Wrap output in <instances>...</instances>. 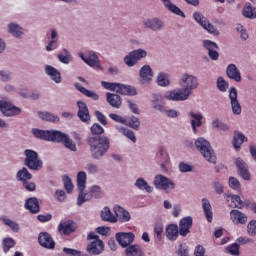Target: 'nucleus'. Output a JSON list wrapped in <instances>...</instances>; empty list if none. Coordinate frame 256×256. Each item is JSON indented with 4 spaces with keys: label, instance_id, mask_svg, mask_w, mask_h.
<instances>
[{
    "label": "nucleus",
    "instance_id": "50",
    "mask_svg": "<svg viewBox=\"0 0 256 256\" xmlns=\"http://www.w3.org/2000/svg\"><path fill=\"white\" fill-rule=\"evenodd\" d=\"M2 221L4 223V225H6L7 227H9L12 231H14V233H17V231H19V224L7 217H3Z\"/></svg>",
    "mask_w": 256,
    "mask_h": 256
},
{
    "label": "nucleus",
    "instance_id": "54",
    "mask_svg": "<svg viewBox=\"0 0 256 256\" xmlns=\"http://www.w3.org/2000/svg\"><path fill=\"white\" fill-rule=\"evenodd\" d=\"M217 87L219 91L225 92L229 89V83L223 79V77H218L217 79Z\"/></svg>",
    "mask_w": 256,
    "mask_h": 256
},
{
    "label": "nucleus",
    "instance_id": "20",
    "mask_svg": "<svg viewBox=\"0 0 256 256\" xmlns=\"http://www.w3.org/2000/svg\"><path fill=\"white\" fill-rule=\"evenodd\" d=\"M151 81H153V70H151V66L145 65L140 69V83L145 85Z\"/></svg>",
    "mask_w": 256,
    "mask_h": 256
},
{
    "label": "nucleus",
    "instance_id": "15",
    "mask_svg": "<svg viewBox=\"0 0 256 256\" xmlns=\"http://www.w3.org/2000/svg\"><path fill=\"white\" fill-rule=\"evenodd\" d=\"M116 241H118L119 245L121 247H129L133 241H135V235L131 232L125 233V232H120L116 234Z\"/></svg>",
    "mask_w": 256,
    "mask_h": 256
},
{
    "label": "nucleus",
    "instance_id": "58",
    "mask_svg": "<svg viewBox=\"0 0 256 256\" xmlns=\"http://www.w3.org/2000/svg\"><path fill=\"white\" fill-rule=\"evenodd\" d=\"M86 171L90 173L91 175H95L96 173H99V166L93 163H88L85 167Z\"/></svg>",
    "mask_w": 256,
    "mask_h": 256
},
{
    "label": "nucleus",
    "instance_id": "63",
    "mask_svg": "<svg viewBox=\"0 0 256 256\" xmlns=\"http://www.w3.org/2000/svg\"><path fill=\"white\" fill-rule=\"evenodd\" d=\"M206 250L202 245H197L194 250L195 256H205Z\"/></svg>",
    "mask_w": 256,
    "mask_h": 256
},
{
    "label": "nucleus",
    "instance_id": "13",
    "mask_svg": "<svg viewBox=\"0 0 256 256\" xmlns=\"http://www.w3.org/2000/svg\"><path fill=\"white\" fill-rule=\"evenodd\" d=\"M0 111L6 117H13L15 115H19L21 113V109L14 106L13 104L0 100Z\"/></svg>",
    "mask_w": 256,
    "mask_h": 256
},
{
    "label": "nucleus",
    "instance_id": "5",
    "mask_svg": "<svg viewBox=\"0 0 256 256\" xmlns=\"http://www.w3.org/2000/svg\"><path fill=\"white\" fill-rule=\"evenodd\" d=\"M101 85L104 89H107V91H115L116 93H120V95H137V89L133 86L105 81H102Z\"/></svg>",
    "mask_w": 256,
    "mask_h": 256
},
{
    "label": "nucleus",
    "instance_id": "43",
    "mask_svg": "<svg viewBox=\"0 0 256 256\" xmlns=\"http://www.w3.org/2000/svg\"><path fill=\"white\" fill-rule=\"evenodd\" d=\"M157 83L160 87H169L171 81L169 80V74L160 72L157 76Z\"/></svg>",
    "mask_w": 256,
    "mask_h": 256
},
{
    "label": "nucleus",
    "instance_id": "62",
    "mask_svg": "<svg viewBox=\"0 0 256 256\" xmlns=\"http://www.w3.org/2000/svg\"><path fill=\"white\" fill-rule=\"evenodd\" d=\"M227 251L228 253H230V255H239V246L237 244H232L230 246L227 247Z\"/></svg>",
    "mask_w": 256,
    "mask_h": 256
},
{
    "label": "nucleus",
    "instance_id": "23",
    "mask_svg": "<svg viewBox=\"0 0 256 256\" xmlns=\"http://www.w3.org/2000/svg\"><path fill=\"white\" fill-rule=\"evenodd\" d=\"M76 225L73 221L68 220V221H64L61 222L58 226V231L59 233H61L62 235H71V233H73L76 229Z\"/></svg>",
    "mask_w": 256,
    "mask_h": 256
},
{
    "label": "nucleus",
    "instance_id": "47",
    "mask_svg": "<svg viewBox=\"0 0 256 256\" xmlns=\"http://www.w3.org/2000/svg\"><path fill=\"white\" fill-rule=\"evenodd\" d=\"M58 59L61 61V63H65L66 65H69L71 63V53L67 49H63L59 54H58Z\"/></svg>",
    "mask_w": 256,
    "mask_h": 256
},
{
    "label": "nucleus",
    "instance_id": "7",
    "mask_svg": "<svg viewBox=\"0 0 256 256\" xmlns=\"http://www.w3.org/2000/svg\"><path fill=\"white\" fill-rule=\"evenodd\" d=\"M87 185V173L81 171L77 174V187L80 191L78 196V205L81 206L86 201L91 199V195L85 194V187Z\"/></svg>",
    "mask_w": 256,
    "mask_h": 256
},
{
    "label": "nucleus",
    "instance_id": "37",
    "mask_svg": "<svg viewBox=\"0 0 256 256\" xmlns=\"http://www.w3.org/2000/svg\"><path fill=\"white\" fill-rule=\"evenodd\" d=\"M106 97L109 105L115 107L116 109H119V107H121V96L108 92L106 93Z\"/></svg>",
    "mask_w": 256,
    "mask_h": 256
},
{
    "label": "nucleus",
    "instance_id": "44",
    "mask_svg": "<svg viewBox=\"0 0 256 256\" xmlns=\"http://www.w3.org/2000/svg\"><path fill=\"white\" fill-rule=\"evenodd\" d=\"M8 31L14 37H21V35H23V28L16 23L9 24Z\"/></svg>",
    "mask_w": 256,
    "mask_h": 256
},
{
    "label": "nucleus",
    "instance_id": "61",
    "mask_svg": "<svg viewBox=\"0 0 256 256\" xmlns=\"http://www.w3.org/2000/svg\"><path fill=\"white\" fill-rule=\"evenodd\" d=\"M105 130L103 129V127H101V125L99 124H94L91 127V133L92 135H101Z\"/></svg>",
    "mask_w": 256,
    "mask_h": 256
},
{
    "label": "nucleus",
    "instance_id": "40",
    "mask_svg": "<svg viewBox=\"0 0 256 256\" xmlns=\"http://www.w3.org/2000/svg\"><path fill=\"white\" fill-rule=\"evenodd\" d=\"M46 73L51 77L52 81H55V83H61V73L57 71L53 66H46L45 69Z\"/></svg>",
    "mask_w": 256,
    "mask_h": 256
},
{
    "label": "nucleus",
    "instance_id": "49",
    "mask_svg": "<svg viewBox=\"0 0 256 256\" xmlns=\"http://www.w3.org/2000/svg\"><path fill=\"white\" fill-rule=\"evenodd\" d=\"M154 109L156 111H160V113H165V104H163V97L158 96L152 103Z\"/></svg>",
    "mask_w": 256,
    "mask_h": 256
},
{
    "label": "nucleus",
    "instance_id": "10",
    "mask_svg": "<svg viewBox=\"0 0 256 256\" xmlns=\"http://www.w3.org/2000/svg\"><path fill=\"white\" fill-rule=\"evenodd\" d=\"M193 18L196 21V23L201 25V27H203V29H205V31L209 32L211 35H219V30H217L215 26L210 24L209 19H207V17H205L203 14H201V12H194Z\"/></svg>",
    "mask_w": 256,
    "mask_h": 256
},
{
    "label": "nucleus",
    "instance_id": "18",
    "mask_svg": "<svg viewBox=\"0 0 256 256\" xmlns=\"http://www.w3.org/2000/svg\"><path fill=\"white\" fill-rule=\"evenodd\" d=\"M203 46L208 50L210 59L213 61H217L219 59V52H217L219 47L215 42L211 40H204Z\"/></svg>",
    "mask_w": 256,
    "mask_h": 256
},
{
    "label": "nucleus",
    "instance_id": "26",
    "mask_svg": "<svg viewBox=\"0 0 256 256\" xmlns=\"http://www.w3.org/2000/svg\"><path fill=\"white\" fill-rule=\"evenodd\" d=\"M78 105V117L81 119L84 123H87L89 119H91V116L89 115V109L87 108V104L82 101L77 102Z\"/></svg>",
    "mask_w": 256,
    "mask_h": 256
},
{
    "label": "nucleus",
    "instance_id": "31",
    "mask_svg": "<svg viewBox=\"0 0 256 256\" xmlns=\"http://www.w3.org/2000/svg\"><path fill=\"white\" fill-rule=\"evenodd\" d=\"M190 117L193 132L197 133V127H201L202 125L203 115L201 113L191 112Z\"/></svg>",
    "mask_w": 256,
    "mask_h": 256
},
{
    "label": "nucleus",
    "instance_id": "53",
    "mask_svg": "<svg viewBox=\"0 0 256 256\" xmlns=\"http://www.w3.org/2000/svg\"><path fill=\"white\" fill-rule=\"evenodd\" d=\"M85 195H90V199L91 197H101V195H103V191L100 186L95 185L91 187L90 194L85 193Z\"/></svg>",
    "mask_w": 256,
    "mask_h": 256
},
{
    "label": "nucleus",
    "instance_id": "45",
    "mask_svg": "<svg viewBox=\"0 0 256 256\" xmlns=\"http://www.w3.org/2000/svg\"><path fill=\"white\" fill-rule=\"evenodd\" d=\"M243 15L248 19H256V9L251 6V4L247 3L243 8Z\"/></svg>",
    "mask_w": 256,
    "mask_h": 256
},
{
    "label": "nucleus",
    "instance_id": "41",
    "mask_svg": "<svg viewBox=\"0 0 256 256\" xmlns=\"http://www.w3.org/2000/svg\"><path fill=\"white\" fill-rule=\"evenodd\" d=\"M75 87H76V89H78V91H80V93H82L83 95H86V97H90L94 101L99 100V95L97 93L86 89L85 87L81 86V84L76 83Z\"/></svg>",
    "mask_w": 256,
    "mask_h": 256
},
{
    "label": "nucleus",
    "instance_id": "55",
    "mask_svg": "<svg viewBox=\"0 0 256 256\" xmlns=\"http://www.w3.org/2000/svg\"><path fill=\"white\" fill-rule=\"evenodd\" d=\"M13 247H15V240H13V238H5L3 240V249L5 253H7V251Z\"/></svg>",
    "mask_w": 256,
    "mask_h": 256
},
{
    "label": "nucleus",
    "instance_id": "46",
    "mask_svg": "<svg viewBox=\"0 0 256 256\" xmlns=\"http://www.w3.org/2000/svg\"><path fill=\"white\" fill-rule=\"evenodd\" d=\"M127 127H131L132 129H139V126L141 125V122L139 121V118L131 116L126 118L125 124Z\"/></svg>",
    "mask_w": 256,
    "mask_h": 256
},
{
    "label": "nucleus",
    "instance_id": "16",
    "mask_svg": "<svg viewBox=\"0 0 256 256\" xmlns=\"http://www.w3.org/2000/svg\"><path fill=\"white\" fill-rule=\"evenodd\" d=\"M191 227H193V218L188 216V217L181 219L180 223H179L180 235L182 237H187V235H189V233H190Z\"/></svg>",
    "mask_w": 256,
    "mask_h": 256
},
{
    "label": "nucleus",
    "instance_id": "1",
    "mask_svg": "<svg viewBox=\"0 0 256 256\" xmlns=\"http://www.w3.org/2000/svg\"><path fill=\"white\" fill-rule=\"evenodd\" d=\"M179 85L183 88L174 89L165 93L168 101H187L191 97L194 89L199 87V79L191 74H183L179 80Z\"/></svg>",
    "mask_w": 256,
    "mask_h": 256
},
{
    "label": "nucleus",
    "instance_id": "24",
    "mask_svg": "<svg viewBox=\"0 0 256 256\" xmlns=\"http://www.w3.org/2000/svg\"><path fill=\"white\" fill-rule=\"evenodd\" d=\"M156 159L157 161H159L161 168L164 171H167V165H169V154L167 153L166 150H164V148H160L159 151L156 154Z\"/></svg>",
    "mask_w": 256,
    "mask_h": 256
},
{
    "label": "nucleus",
    "instance_id": "11",
    "mask_svg": "<svg viewBox=\"0 0 256 256\" xmlns=\"http://www.w3.org/2000/svg\"><path fill=\"white\" fill-rule=\"evenodd\" d=\"M154 185L156 189H161L162 191H165L166 193H169L170 191H173L175 189V183L172 182L171 179L163 176V175H157L154 178Z\"/></svg>",
    "mask_w": 256,
    "mask_h": 256
},
{
    "label": "nucleus",
    "instance_id": "56",
    "mask_svg": "<svg viewBox=\"0 0 256 256\" xmlns=\"http://www.w3.org/2000/svg\"><path fill=\"white\" fill-rule=\"evenodd\" d=\"M236 31L240 33V37L241 39H243V41H247V39H249V34H247V30H245V27L243 25L237 24Z\"/></svg>",
    "mask_w": 256,
    "mask_h": 256
},
{
    "label": "nucleus",
    "instance_id": "14",
    "mask_svg": "<svg viewBox=\"0 0 256 256\" xmlns=\"http://www.w3.org/2000/svg\"><path fill=\"white\" fill-rule=\"evenodd\" d=\"M229 99L231 101L232 113L234 115H241V104L237 100V89L235 87L230 88Z\"/></svg>",
    "mask_w": 256,
    "mask_h": 256
},
{
    "label": "nucleus",
    "instance_id": "51",
    "mask_svg": "<svg viewBox=\"0 0 256 256\" xmlns=\"http://www.w3.org/2000/svg\"><path fill=\"white\" fill-rule=\"evenodd\" d=\"M17 177L20 181H29L31 179V173L27 170V168H23L17 173Z\"/></svg>",
    "mask_w": 256,
    "mask_h": 256
},
{
    "label": "nucleus",
    "instance_id": "4",
    "mask_svg": "<svg viewBox=\"0 0 256 256\" xmlns=\"http://www.w3.org/2000/svg\"><path fill=\"white\" fill-rule=\"evenodd\" d=\"M196 148L201 153V155L208 161V163H217V156L215 155V151L211 147L209 141L205 140V138L200 137L195 141Z\"/></svg>",
    "mask_w": 256,
    "mask_h": 256
},
{
    "label": "nucleus",
    "instance_id": "35",
    "mask_svg": "<svg viewBox=\"0 0 256 256\" xmlns=\"http://www.w3.org/2000/svg\"><path fill=\"white\" fill-rule=\"evenodd\" d=\"M202 207L208 223H211L213 221V210L211 209V203H209V200L202 199Z\"/></svg>",
    "mask_w": 256,
    "mask_h": 256
},
{
    "label": "nucleus",
    "instance_id": "6",
    "mask_svg": "<svg viewBox=\"0 0 256 256\" xmlns=\"http://www.w3.org/2000/svg\"><path fill=\"white\" fill-rule=\"evenodd\" d=\"M78 56L86 65L92 67V69H97L98 71H103V65L101 64V60L99 59V55L93 50H88L85 54L83 52H79Z\"/></svg>",
    "mask_w": 256,
    "mask_h": 256
},
{
    "label": "nucleus",
    "instance_id": "34",
    "mask_svg": "<svg viewBox=\"0 0 256 256\" xmlns=\"http://www.w3.org/2000/svg\"><path fill=\"white\" fill-rule=\"evenodd\" d=\"M102 221H107L108 223H117V216L113 215L109 207L103 208L101 212Z\"/></svg>",
    "mask_w": 256,
    "mask_h": 256
},
{
    "label": "nucleus",
    "instance_id": "57",
    "mask_svg": "<svg viewBox=\"0 0 256 256\" xmlns=\"http://www.w3.org/2000/svg\"><path fill=\"white\" fill-rule=\"evenodd\" d=\"M63 183L67 193H71V191H73V182L71 181V178H69V176H64Z\"/></svg>",
    "mask_w": 256,
    "mask_h": 256
},
{
    "label": "nucleus",
    "instance_id": "30",
    "mask_svg": "<svg viewBox=\"0 0 256 256\" xmlns=\"http://www.w3.org/2000/svg\"><path fill=\"white\" fill-rule=\"evenodd\" d=\"M166 237L169 241H177L179 237V226L177 224H170L166 228Z\"/></svg>",
    "mask_w": 256,
    "mask_h": 256
},
{
    "label": "nucleus",
    "instance_id": "2",
    "mask_svg": "<svg viewBox=\"0 0 256 256\" xmlns=\"http://www.w3.org/2000/svg\"><path fill=\"white\" fill-rule=\"evenodd\" d=\"M33 135L37 137V139H43L44 141H54L56 143H63L67 149L70 151H77V146L73 143V140L65 134L55 130H40L33 129Z\"/></svg>",
    "mask_w": 256,
    "mask_h": 256
},
{
    "label": "nucleus",
    "instance_id": "21",
    "mask_svg": "<svg viewBox=\"0 0 256 256\" xmlns=\"http://www.w3.org/2000/svg\"><path fill=\"white\" fill-rule=\"evenodd\" d=\"M39 244L46 249H55V241L47 232L40 233L38 237Z\"/></svg>",
    "mask_w": 256,
    "mask_h": 256
},
{
    "label": "nucleus",
    "instance_id": "22",
    "mask_svg": "<svg viewBox=\"0 0 256 256\" xmlns=\"http://www.w3.org/2000/svg\"><path fill=\"white\" fill-rule=\"evenodd\" d=\"M230 219L234 225H245L247 223V215L239 210H232Z\"/></svg>",
    "mask_w": 256,
    "mask_h": 256
},
{
    "label": "nucleus",
    "instance_id": "48",
    "mask_svg": "<svg viewBox=\"0 0 256 256\" xmlns=\"http://www.w3.org/2000/svg\"><path fill=\"white\" fill-rule=\"evenodd\" d=\"M39 117L40 119H43V121H50L52 123L59 121V117L57 115L49 112H39Z\"/></svg>",
    "mask_w": 256,
    "mask_h": 256
},
{
    "label": "nucleus",
    "instance_id": "39",
    "mask_svg": "<svg viewBox=\"0 0 256 256\" xmlns=\"http://www.w3.org/2000/svg\"><path fill=\"white\" fill-rule=\"evenodd\" d=\"M25 207L30 213H39V200L37 198H29L26 200Z\"/></svg>",
    "mask_w": 256,
    "mask_h": 256
},
{
    "label": "nucleus",
    "instance_id": "28",
    "mask_svg": "<svg viewBox=\"0 0 256 256\" xmlns=\"http://www.w3.org/2000/svg\"><path fill=\"white\" fill-rule=\"evenodd\" d=\"M165 9L170 11V13H174V15H179L180 17H183L185 19V13L181 11L177 5H175L171 0H161Z\"/></svg>",
    "mask_w": 256,
    "mask_h": 256
},
{
    "label": "nucleus",
    "instance_id": "36",
    "mask_svg": "<svg viewBox=\"0 0 256 256\" xmlns=\"http://www.w3.org/2000/svg\"><path fill=\"white\" fill-rule=\"evenodd\" d=\"M126 256H143V249L141 246L134 244L126 247L125 249Z\"/></svg>",
    "mask_w": 256,
    "mask_h": 256
},
{
    "label": "nucleus",
    "instance_id": "59",
    "mask_svg": "<svg viewBox=\"0 0 256 256\" xmlns=\"http://www.w3.org/2000/svg\"><path fill=\"white\" fill-rule=\"evenodd\" d=\"M248 234L251 235L252 237H255L256 235V221L252 220L249 222L248 226Z\"/></svg>",
    "mask_w": 256,
    "mask_h": 256
},
{
    "label": "nucleus",
    "instance_id": "8",
    "mask_svg": "<svg viewBox=\"0 0 256 256\" xmlns=\"http://www.w3.org/2000/svg\"><path fill=\"white\" fill-rule=\"evenodd\" d=\"M88 239L90 245L87 246V251L90 255H101L105 251V244H103V241L99 239L95 232L89 233Z\"/></svg>",
    "mask_w": 256,
    "mask_h": 256
},
{
    "label": "nucleus",
    "instance_id": "25",
    "mask_svg": "<svg viewBox=\"0 0 256 256\" xmlns=\"http://www.w3.org/2000/svg\"><path fill=\"white\" fill-rule=\"evenodd\" d=\"M114 213H115L116 219L117 220L119 219L121 223H127V221L131 220V214H129V212H127V210H125L121 206H115Z\"/></svg>",
    "mask_w": 256,
    "mask_h": 256
},
{
    "label": "nucleus",
    "instance_id": "32",
    "mask_svg": "<svg viewBox=\"0 0 256 256\" xmlns=\"http://www.w3.org/2000/svg\"><path fill=\"white\" fill-rule=\"evenodd\" d=\"M116 129L118 133H121V135H124V137H127V139H130L132 143H137V137L135 136V132L130 130L129 128H125L123 126H116Z\"/></svg>",
    "mask_w": 256,
    "mask_h": 256
},
{
    "label": "nucleus",
    "instance_id": "60",
    "mask_svg": "<svg viewBox=\"0 0 256 256\" xmlns=\"http://www.w3.org/2000/svg\"><path fill=\"white\" fill-rule=\"evenodd\" d=\"M179 169H180L181 173H189V172L193 171V166H191L187 163L181 162L179 164Z\"/></svg>",
    "mask_w": 256,
    "mask_h": 256
},
{
    "label": "nucleus",
    "instance_id": "52",
    "mask_svg": "<svg viewBox=\"0 0 256 256\" xmlns=\"http://www.w3.org/2000/svg\"><path fill=\"white\" fill-rule=\"evenodd\" d=\"M228 185L230 189H234V191H240L241 190V183H239V180L235 177H230L228 180Z\"/></svg>",
    "mask_w": 256,
    "mask_h": 256
},
{
    "label": "nucleus",
    "instance_id": "27",
    "mask_svg": "<svg viewBox=\"0 0 256 256\" xmlns=\"http://www.w3.org/2000/svg\"><path fill=\"white\" fill-rule=\"evenodd\" d=\"M226 75L230 78L239 83L241 81V72L237 68L235 64H229L226 69Z\"/></svg>",
    "mask_w": 256,
    "mask_h": 256
},
{
    "label": "nucleus",
    "instance_id": "17",
    "mask_svg": "<svg viewBox=\"0 0 256 256\" xmlns=\"http://www.w3.org/2000/svg\"><path fill=\"white\" fill-rule=\"evenodd\" d=\"M144 27L146 29H151V31H161L163 29L164 23L163 20L159 18H150V19H145L143 21Z\"/></svg>",
    "mask_w": 256,
    "mask_h": 256
},
{
    "label": "nucleus",
    "instance_id": "9",
    "mask_svg": "<svg viewBox=\"0 0 256 256\" xmlns=\"http://www.w3.org/2000/svg\"><path fill=\"white\" fill-rule=\"evenodd\" d=\"M24 155L26 156L25 165H27L29 169H34V171H37L43 167V162L39 160V155L37 152L27 149L25 150Z\"/></svg>",
    "mask_w": 256,
    "mask_h": 256
},
{
    "label": "nucleus",
    "instance_id": "33",
    "mask_svg": "<svg viewBox=\"0 0 256 256\" xmlns=\"http://www.w3.org/2000/svg\"><path fill=\"white\" fill-rule=\"evenodd\" d=\"M245 141H247V137H245L243 133L241 132L234 133L233 147L236 151H239V149H241V146L243 145V143H245Z\"/></svg>",
    "mask_w": 256,
    "mask_h": 256
},
{
    "label": "nucleus",
    "instance_id": "3",
    "mask_svg": "<svg viewBox=\"0 0 256 256\" xmlns=\"http://www.w3.org/2000/svg\"><path fill=\"white\" fill-rule=\"evenodd\" d=\"M90 145V151L94 159H101L107 151H109L110 142L109 138L103 137H92L88 140Z\"/></svg>",
    "mask_w": 256,
    "mask_h": 256
},
{
    "label": "nucleus",
    "instance_id": "12",
    "mask_svg": "<svg viewBox=\"0 0 256 256\" xmlns=\"http://www.w3.org/2000/svg\"><path fill=\"white\" fill-rule=\"evenodd\" d=\"M144 57H147V51L143 49L134 50L124 58V63H126L128 67H133L137 61H140V59Z\"/></svg>",
    "mask_w": 256,
    "mask_h": 256
},
{
    "label": "nucleus",
    "instance_id": "64",
    "mask_svg": "<svg viewBox=\"0 0 256 256\" xmlns=\"http://www.w3.org/2000/svg\"><path fill=\"white\" fill-rule=\"evenodd\" d=\"M63 251H64V253H66V255L81 256V251H79V250H75V249H71V248H64Z\"/></svg>",
    "mask_w": 256,
    "mask_h": 256
},
{
    "label": "nucleus",
    "instance_id": "19",
    "mask_svg": "<svg viewBox=\"0 0 256 256\" xmlns=\"http://www.w3.org/2000/svg\"><path fill=\"white\" fill-rule=\"evenodd\" d=\"M236 166L238 168L240 177H242L244 181H249V179H251V173H249V168L247 167L245 161H243L241 158H237Z\"/></svg>",
    "mask_w": 256,
    "mask_h": 256
},
{
    "label": "nucleus",
    "instance_id": "42",
    "mask_svg": "<svg viewBox=\"0 0 256 256\" xmlns=\"http://www.w3.org/2000/svg\"><path fill=\"white\" fill-rule=\"evenodd\" d=\"M135 185L138 189H141V191H146V193H153V187H151L143 178H138L135 182Z\"/></svg>",
    "mask_w": 256,
    "mask_h": 256
},
{
    "label": "nucleus",
    "instance_id": "38",
    "mask_svg": "<svg viewBox=\"0 0 256 256\" xmlns=\"http://www.w3.org/2000/svg\"><path fill=\"white\" fill-rule=\"evenodd\" d=\"M47 38L52 39L49 44L46 46V51H53L57 49V31L51 30V32L47 33Z\"/></svg>",
    "mask_w": 256,
    "mask_h": 256
},
{
    "label": "nucleus",
    "instance_id": "29",
    "mask_svg": "<svg viewBox=\"0 0 256 256\" xmlns=\"http://www.w3.org/2000/svg\"><path fill=\"white\" fill-rule=\"evenodd\" d=\"M226 201L230 203V207H236V209H243L245 207V203L241 200L239 195L226 194Z\"/></svg>",
    "mask_w": 256,
    "mask_h": 256
}]
</instances>
